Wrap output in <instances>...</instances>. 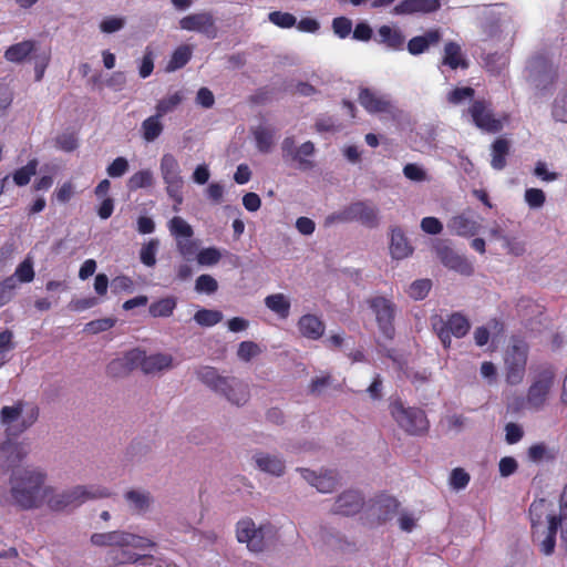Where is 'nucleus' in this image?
<instances>
[{
	"label": "nucleus",
	"mask_w": 567,
	"mask_h": 567,
	"mask_svg": "<svg viewBox=\"0 0 567 567\" xmlns=\"http://www.w3.org/2000/svg\"><path fill=\"white\" fill-rule=\"evenodd\" d=\"M45 474L39 470L24 468L13 472L10 477V493L17 506L31 509L47 502L52 511H63L78 507L90 499L106 498L111 492L102 486L79 485L74 488L53 494L50 487H44Z\"/></svg>",
	"instance_id": "obj_1"
},
{
	"label": "nucleus",
	"mask_w": 567,
	"mask_h": 567,
	"mask_svg": "<svg viewBox=\"0 0 567 567\" xmlns=\"http://www.w3.org/2000/svg\"><path fill=\"white\" fill-rule=\"evenodd\" d=\"M23 403L19 401L12 406H3L0 411L1 423L4 424L7 439L0 443V468L3 472L16 468L28 455L23 443L14 441L20 434L32 426L39 417V408L30 406L22 416Z\"/></svg>",
	"instance_id": "obj_2"
},
{
	"label": "nucleus",
	"mask_w": 567,
	"mask_h": 567,
	"mask_svg": "<svg viewBox=\"0 0 567 567\" xmlns=\"http://www.w3.org/2000/svg\"><path fill=\"white\" fill-rule=\"evenodd\" d=\"M196 375L207 388L225 396L233 404L243 405L249 399L247 384L237 378L220 375L214 367H200Z\"/></svg>",
	"instance_id": "obj_3"
},
{
	"label": "nucleus",
	"mask_w": 567,
	"mask_h": 567,
	"mask_svg": "<svg viewBox=\"0 0 567 567\" xmlns=\"http://www.w3.org/2000/svg\"><path fill=\"white\" fill-rule=\"evenodd\" d=\"M389 411L398 426L408 435L421 436L429 432L426 413L416 406H405L400 398L391 399Z\"/></svg>",
	"instance_id": "obj_4"
},
{
	"label": "nucleus",
	"mask_w": 567,
	"mask_h": 567,
	"mask_svg": "<svg viewBox=\"0 0 567 567\" xmlns=\"http://www.w3.org/2000/svg\"><path fill=\"white\" fill-rule=\"evenodd\" d=\"M525 78L537 91L546 92L556 83L558 71L546 52H536L526 62Z\"/></svg>",
	"instance_id": "obj_5"
},
{
	"label": "nucleus",
	"mask_w": 567,
	"mask_h": 567,
	"mask_svg": "<svg viewBox=\"0 0 567 567\" xmlns=\"http://www.w3.org/2000/svg\"><path fill=\"white\" fill-rule=\"evenodd\" d=\"M555 370L550 364H540L535 368L526 399L522 400L526 408L539 411L545 406L555 384Z\"/></svg>",
	"instance_id": "obj_6"
},
{
	"label": "nucleus",
	"mask_w": 567,
	"mask_h": 567,
	"mask_svg": "<svg viewBox=\"0 0 567 567\" xmlns=\"http://www.w3.org/2000/svg\"><path fill=\"white\" fill-rule=\"evenodd\" d=\"M529 347L524 338L512 336L505 350V379L511 385L519 384L525 375Z\"/></svg>",
	"instance_id": "obj_7"
},
{
	"label": "nucleus",
	"mask_w": 567,
	"mask_h": 567,
	"mask_svg": "<svg viewBox=\"0 0 567 567\" xmlns=\"http://www.w3.org/2000/svg\"><path fill=\"white\" fill-rule=\"evenodd\" d=\"M336 221H358L368 228H375L379 225V210L368 202L358 200L326 218V225Z\"/></svg>",
	"instance_id": "obj_8"
},
{
	"label": "nucleus",
	"mask_w": 567,
	"mask_h": 567,
	"mask_svg": "<svg viewBox=\"0 0 567 567\" xmlns=\"http://www.w3.org/2000/svg\"><path fill=\"white\" fill-rule=\"evenodd\" d=\"M168 230L176 240V249L178 254L186 260L197 258L198 241L193 239V227L182 217H173L168 224Z\"/></svg>",
	"instance_id": "obj_9"
},
{
	"label": "nucleus",
	"mask_w": 567,
	"mask_h": 567,
	"mask_svg": "<svg viewBox=\"0 0 567 567\" xmlns=\"http://www.w3.org/2000/svg\"><path fill=\"white\" fill-rule=\"evenodd\" d=\"M91 543L97 547H118V548H147L154 547L155 543L124 530H112L106 533H94L91 536Z\"/></svg>",
	"instance_id": "obj_10"
},
{
	"label": "nucleus",
	"mask_w": 567,
	"mask_h": 567,
	"mask_svg": "<svg viewBox=\"0 0 567 567\" xmlns=\"http://www.w3.org/2000/svg\"><path fill=\"white\" fill-rule=\"evenodd\" d=\"M433 328L437 333L443 347L449 349L452 343V337L463 338L470 331L471 324L465 316L454 312L446 320L440 319L433 323Z\"/></svg>",
	"instance_id": "obj_11"
},
{
	"label": "nucleus",
	"mask_w": 567,
	"mask_h": 567,
	"mask_svg": "<svg viewBox=\"0 0 567 567\" xmlns=\"http://www.w3.org/2000/svg\"><path fill=\"white\" fill-rule=\"evenodd\" d=\"M368 305L375 316L381 333L385 338L392 339L395 332L393 323L396 313L395 303L385 297L378 296L369 299Z\"/></svg>",
	"instance_id": "obj_12"
},
{
	"label": "nucleus",
	"mask_w": 567,
	"mask_h": 567,
	"mask_svg": "<svg viewBox=\"0 0 567 567\" xmlns=\"http://www.w3.org/2000/svg\"><path fill=\"white\" fill-rule=\"evenodd\" d=\"M467 113L475 126L488 133H498L504 127L503 121L494 116L491 103L486 100H474Z\"/></svg>",
	"instance_id": "obj_13"
},
{
	"label": "nucleus",
	"mask_w": 567,
	"mask_h": 567,
	"mask_svg": "<svg viewBox=\"0 0 567 567\" xmlns=\"http://www.w3.org/2000/svg\"><path fill=\"white\" fill-rule=\"evenodd\" d=\"M179 27L186 31L203 33L212 40L215 39L218 33L215 19L209 12L188 14L179 20Z\"/></svg>",
	"instance_id": "obj_14"
},
{
	"label": "nucleus",
	"mask_w": 567,
	"mask_h": 567,
	"mask_svg": "<svg viewBox=\"0 0 567 567\" xmlns=\"http://www.w3.org/2000/svg\"><path fill=\"white\" fill-rule=\"evenodd\" d=\"M237 539L246 543L249 550L260 553L265 548L264 533L261 528H257L251 518H245L237 523Z\"/></svg>",
	"instance_id": "obj_15"
},
{
	"label": "nucleus",
	"mask_w": 567,
	"mask_h": 567,
	"mask_svg": "<svg viewBox=\"0 0 567 567\" xmlns=\"http://www.w3.org/2000/svg\"><path fill=\"white\" fill-rule=\"evenodd\" d=\"M359 103L371 114L385 113L395 117L398 109L385 96L378 95L372 90L363 87L358 96Z\"/></svg>",
	"instance_id": "obj_16"
},
{
	"label": "nucleus",
	"mask_w": 567,
	"mask_h": 567,
	"mask_svg": "<svg viewBox=\"0 0 567 567\" xmlns=\"http://www.w3.org/2000/svg\"><path fill=\"white\" fill-rule=\"evenodd\" d=\"M436 254L441 262L464 276H471L474 272L473 265L465 258L456 254L451 247L446 245H439L436 247Z\"/></svg>",
	"instance_id": "obj_17"
},
{
	"label": "nucleus",
	"mask_w": 567,
	"mask_h": 567,
	"mask_svg": "<svg viewBox=\"0 0 567 567\" xmlns=\"http://www.w3.org/2000/svg\"><path fill=\"white\" fill-rule=\"evenodd\" d=\"M363 505L364 499L359 492L347 491L338 496L332 512L343 516H351L359 513Z\"/></svg>",
	"instance_id": "obj_18"
},
{
	"label": "nucleus",
	"mask_w": 567,
	"mask_h": 567,
	"mask_svg": "<svg viewBox=\"0 0 567 567\" xmlns=\"http://www.w3.org/2000/svg\"><path fill=\"white\" fill-rule=\"evenodd\" d=\"M141 354L138 349H133L126 352L122 358L112 360L106 367L107 375L112 378H121L127 375L134 369H137L136 362L140 360Z\"/></svg>",
	"instance_id": "obj_19"
},
{
	"label": "nucleus",
	"mask_w": 567,
	"mask_h": 567,
	"mask_svg": "<svg viewBox=\"0 0 567 567\" xmlns=\"http://www.w3.org/2000/svg\"><path fill=\"white\" fill-rule=\"evenodd\" d=\"M449 230L461 237H474L481 229V224L477 219L462 213L453 216L447 223Z\"/></svg>",
	"instance_id": "obj_20"
},
{
	"label": "nucleus",
	"mask_w": 567,
	"mask_h": 567,
	"mask_svg": "<svg viewBox=\"0 0 567 567\" xmlns=\"http://www.w3.org/2000/svg\"><path fill=\"white\" fill-rule=\"evenodd\" d=\"M441 64L449 66L451 70H466L470 66L462 47L455 41L445 43Z\"/></svg>",
	"instance_id": "obj_21"
},
{
	"label": "nucleus",
	"mask_w": 567,
	"mask_h": 567,
	"mask_svg": "<svg viewBox=\"0 0 567 567\" xmlns=\"http://www.w3.org/2000/svg\"><path fill=\"white\" fill-rule=\"evenodd\" d=\"M440 7V0H402L393 11L395 14L432 13Z\"/></svg>",
	"instance_id": "obj_22"
},
{
	"label": "nucleus",
	"mask_w": 567,
	"mask_h": 567,
	"mask_svg": "<svg viewBox=\"0 0 567 567\" xmlns=\"http://www.w3.org/2000/svg\"><path fill=\"white\" fill-rule=\"evenodd\" d=\"M301 474L320 493H331L338 485L337 475L332 471L318 475L310 470L302 468Z\"/></svg>",
	"instance_id": "obj_23"
},
{
	"label": "nucleus",
	"mask_w": 567,
	"mask_h": 567,
	"mask_svg": "<svg viewBox=\"0 0 567 567\" xmlns=\"http://www.w3.org/2000/svg\"><path fill=\"white\" fill-rule=\"evenodd\" d=\"M138 353L141 354V358L136 362V367L141 368V370L146 374L161 371L172 365L173 359L171 355L157 353L147 357L146 353L140 349Z\"/></svg>",
	"instance_id": "obj_24"
},
{
	"label": "nucleus",
	"mask_w": 567,
	"mask_h": 567,
	"mask_svg": "<svg viewBox=\"0 0 567 567\" xmlns=\"http://www.w3.org/2000/svg\"><path fill=\"white\" fill-rule=\"evenodd\" d=\"M413 252V247L405 237L403 230L399 227L391 229L390 254L393 259L400 260L408 258Z\"/></svg>",
	"instance_id": "obj_25"
},
{
	"label": "nucleus",
	"mask_w": 567,
	"mask_h": 567,
	"mask_svg": "<svg viewBox=\"0 0 567 567\" xmlns=\"http://www.w3.org/2000/svg\"><path fill=\"white\" fill-rule=\"evenodd\" d=\"M441 38L442 34L439 29H431L426 31L423 35L412 38L408 42V51L412 55L422 54L430 48V45L437 44Z\"/></svg>",
	"instance_id": "obj_26"
},
{
	"label": "nucleus",
	"mask_w": 567,
	"mask_h": 567,
	"mask_svg": "<svg viewBox=\"0 0 567 567\" xmlns=\"http://www.w3.org/2000/svg\"><path fill=\"white\" fill-rule=\"evenodd\" d=\"M563 518L557 514L547 515V533L545 538L542 540L539 545V550L545 556H550L555 551L556 547V535L561 526Z\"/></svg>",
	"instance_id": "obj_27"
},
{
	"label": "nucleus",
	"mask_w": 567,
	"mask_h": 567,
	"mask_svg": "<svg viewBox=\"0 0 567 567\" xmlns=\"http://www.w3.org/2000/svg\"><path fill=\"white\" fill-rule=\"evenodd\" d=\"M35 45L33 40L14 43L4 51V59L11 63H22L35 52Z\"/></svg>",
	"instance_id": "obj_28"
},
{
	"label": "nucleus",
	"mask_w": 567,
	"mask_h": 567,
	"mask_svg": "<svg viewBox=\"0 0 567 567\" xmlns=\"http://www.w3.org/2000/svg\"><path fill=\"white\" fill-rule=\"evenodd\" d=\"M298 328L300 333L310 339L318 340L323 336L324 324L315 315H305L298 321Z\"/></svg>",
	"instance_id": "obj_29"
},
{
	"label": "nucleus",
	"mask_w": 567,
	"mask_h": 567,
	"mask_svg": "<svg viewBox=\"0 0 567 567\" xmlns=\"http://www.w3.org/2000/svg\"><path fill=\"white\" fill-rule=\"evenodd\" d=\"M378 35L380 43L385 44L389 49L403 50L405 37L400 29L382 25L378 30Z\"/></svg>",
	"instance_id": "obj_30"
},
{
	"label": "nucleus",
	"mask_w": 567,
	"mask_h": 567,
	"mask_svg": "<svg viewBox=\"0 0 567 567\" xmlns=\"http://www.w3.org/2000/svg\"><path fill=\"white\" fill-rule=\"evenodd\" d=\"M258 468L262 472L280 476L285 471V463L277 456L259 453L255 455Z\"/></svg>",
	"instance_id": "obj_31"
},
{
	"label": "nucleus",
	"mask_w": 567,
	"mask_h": 567,
	"mask_svg": "<svg viewBox=\"0 0 567 567\" xmlns=\"http://www.w3.org/2000/svg\"><path fill=\"white\" fill-rule=\"evenodd\" d=\"M509 154V142L504 137H497L492 144L491 166L501 171L506 166V157Z\"/></svg>",
	"instance_id": "obj_32"
},
{
	"label": "nucleus",
	"mask_w": 567,
	"mask_h": 567,
	"mask_svg": "<svg viewBox=\"0 0 567 567\" xmlns=\"http://www.w3.org/2000/svg\"><path fill=\"white\" fill-rule=\"evenodd\" d=\"M252 135L256 142V147L260 153L267 154L271 151L275 137L274 128L266 125H258L252 128Z\"/></svg>",
	"instance_id": "obj_33"
},
{
	"label": "nucleus",
	"mask_w": 567,
	"mask_h": 567,
	"mask_svg": "<svg viewBox=\"0 0 567 567\" xmlns=\"http://www.w3.org/2000/svg\"><path fill=\"white\" fill-rule=\"evenodd\" d=\"M266 307L279 318L287 319L290 313V301L284 293H274L265 298Z\"/></svg>",
	"instance_id": "obj_34"
},
{
	"label": "nucleus",
	"mask_w": 567,
	"mask_h": 567,
	"mask_svg": "<svg viewBox=\"0 0 567 567\" xmlns=\"http://www.w3.org/2000/svg\"><path fill=\"white\" fill-rule=\"evenodd\" d=\"M164 131V125L161 122V117L152 115L145 118L141 125V134L144 141L154 142L157 140Z\"/></svg>",
	"instance_id": "obj_35"
},
{
	"label": "nucleus",
	"mask_w": 567,
	"mask_h": 567,
	"mask_svg": "<svg viewBox=\"0 0 567 567\" xmlns=\"http://www.w3.org/2000/svg\"><path fill=\"white\" fill-rule=\"evenodd\" d=\"M399 505V502L394 497L384 494L379 495L374 503L379 512V520L385 522L392 518L398 512Z\"/></svg>",
	"instance_id": "obj_36"
},
{
	"label": "nucleus",
	"mask_w": 567,
	"mask_h": 567,
	"mask_svg": "<svg viewBox=\"0 0 567 567\" xmlns=\"http://www.w3.org/2000/svg\"><path fill=\"white\" fill-rule=\"evenodd\" d=\"M159 171L164 182L182 177L178 161L171 153H166L162 156Z\"/></svg>",
	"instance_id": "obj_37"
},
{
	"label": "nucleus",
	"mask_w": 567,
	"mask_h": 567,
	"mask_svg": "<svg viewBox=\"0 0 567 567\" xmlns=\"http://www.w3.org/2000/svg\"><path fill=\"white\" fill-rule=\"evenodd\" d=\"M527 456L534 463L553 462L557 457V451L549 449L545 443H536L528 447Z\"/></svg>",
	"instance_id": "obj_38"
},
{
	"label": "nucleus",
	"mask_w": 567,
	"mask_h": 567,
	"mask_svg": "<svg viewBox=\"0 0 567 567\" xmlns=\"http://www.w3.org/2000/svg\"><path fill=\"white\" fill-rule=\"evenodd\" d=\"M192 59V48L189 45H179L172 54L166 65L167 72H174L185 66Z\"/></svg>",
	"instance_id": "obj_39"
},
{
	"label": "nucleus",
	"mask_w": 567,
	"mask_h": 567,
	"mask_svg": "<svg viewBox=\"0 0 567 567\" xmlns=\"http://www.w3.org/2000/svg\"><path fill=\"white\" fill-rule=\"evenodd\" d=\"M489 330L494 331L495 333H501L504 330V324L497 318H493L488 321V328L477 327L474 331V340L478 347L487 344L489 340Z\"/></svg>",
	"instance_id": "obj_40"
},
{
	"label": "nucleus",
	"mask_w": 567,
	"mask_h": 567,
	"mask_svg": "<svg viewBox=\"0 0 567 567\" xmlns=\"http://www.w3.org/2000/svg\"><path fill=\"white\" fill-rule=\"evenodd\" d=\"M107 558L115 565L134 564L144 558L153 559V557L150 555H138L136 553L127 550L126 548H121V550H110L107 554Z\"/></svg>",
	"instance_id": "obj_41"
},
{
	"label": "nucleus",
	"mask_w": 567,
	"mask_h": 567,
	"mask_svg": "<svg viewBox=\"0 0 567 567\" xmlns=\"http://www.w3.org/2000/svg\"><path fill=\"white\" fill-rule=\"evenodd\" d=\"M125 499L128 502L131 507L138 513L147 511L152 502L148 492H140L135 489L126 492Z\"/></svg>",
	"instance_id": "obj_42"
},
{
	"label": "nucleus",
	"mask_w": 567,
	"mask_h": 567,
	"mask_svg": "<svg viewBox=\"0 0 567 567\" xmlns=\"http://www.w3.org/2000/svg\"><path fill=\"white\" fill-rule=\"evenodd\" d=\"M166 185V193L173 199V210L179 212L181 205L184 202L183 188H184V179L183 177L176 179H169L164 182Z\"/></svg>",
	"instance_id": "obj_43"
},
{
	"label": "nucleus",
	"mask_w": 567,
	"mask_h": 567,
	"mask_svg": "<svg viewBox=\"0 0 567 567\" xmlns=\"http://www.w3.org/2000/svg\"><path fill=\"white\" fill-rule=\"evenodd\" d=\"M159 248V240L152 238L142 245L140 250V260L146 267H154L156 265V254Z\"/></svg>",
	"instance_id": "obj_44"
},
{
	"label": "nucleus",
	"mask_w": 567,
	"mask_h": 567,
	"mask_svg": "<svg viewBox=\"0 0 567 567\" xmlns=\"http://www.w3.org/2000/svg\"><path fill=\"white\" fill-rule=\"evenodd\" d=\"M315 151H316V148H315V144L312 142H310V141L305 142L296 151V154L293 156V162H297L301 169L312 168L313 162L310 161L308 157L312 156L315 154Z\"/></svg>",
	"instance_id": "obj_45"
},
{
	"label": "nucleus",
	"mask_w": 567,
	"mask_h": 567,
	"mask_svg": "<svg viewBox=\"0 0 567 567\" xmlns=\"http://www.w3.org/2000/svg\"><path fill=\"white\" fill-rule=\"evenodd\" d=\"M154 183L153 173L151 169H141L133 174L127 181V188L131 192L151 187Z\"/></svg>",
	"instance_id": "obj_46"
},
{
	"label": "nucleus",
	"mask_w": 567,
	"mask_h": 567,
	"mask_svg": "<svg viewBox=\"0 0 567 567\" xmlns=\"http://www.w3.org/2000/svg\"><path fill=\"white\" fill-rule=\"evenodd\" d=\"M183 101V94L175 92L167 97L159 100L155 106V115L163 117L166 114L173 112Z\"/></svg>",
	"instance_id": "obj_47"
},
{
	"label": "nucleus",
	"mask_w": 567,
	"mask_h": 567,
	"mask_svg": "<svg viewBox=\"0 0 567 567\" xmlns=\"http://www.w3.org/2000/svg\"><path fill=\"white\" fill-rule=\"evenodd\" d=\"M194 320L200 327H213L223 320V313L219 310L203 308L195 312Z\"/></svg>",
	"instance_id": "obj_48"
},
{
	"label": "nucleus",
	"mask_w": 567,
	"mask_h": 567,
	"mask_svg": "<svg viewBox=\"0 0 567 567\" xmlns=\"http://www.w3.org/2000/svg\"><path fill=\"white\" fill-rule=\"evenodd\" d=\"M38 168V161L31 159L23 167L18 168L13 173V182L17 186H25L30 183V179L35 175Z\"/></svg>",
	"instance_id": "obj_49"
},
{
	"label": "nucleus",
	"mask_w": 567,
	"mask_h": 567,
	"mask_svg": "<svg viewBox=\"0 0 567 567\" xmlns=\"http://www.w3.org/2000/svg\"><path fill=\"white\" fill-rule=\"evenodd\" d=\"M176 307L174 298H163L150 306V313L153 317H169Z\"/></svg>",
	"instance_id": "obj_50"
},
{
	"label": "nucleus",
	"mask_w": 567,
	"mask_h": 567,
	"mask_svg": "<svg viewBox=\"0 0 567 567\" xmlns=\"http://www.w3.org/2000/svg\"><path fill=\"white\" fill-rule=\"evenodd\" d=\"M268 20L281 29H290L297 23V19L292 13L282 11H271L268 14Z\"/></svg>",
	"instance_id": "obj_51"
},
{
	"label": "nucleus",
	"mask_w": 567,
	"mask_h": 567,
	"mask_svg": "<svg viewBox=\"0 0 567 567\" xmlns=\"http://www.w3.org/2000/svg\"><path fill=\"white\" fill-rule=\"evenodd\" d=\"M431 288L430 279H419L410 285L408 293L414 300H422L429 295Z\"/></svg>",
	"instance_id": "obj_52"
},
{
	"label": "nucleus",
	"mask_w": 567,
	"mask_h": 567,
	"mask_svg": "<svg viewBox=\"0 0 567 567\" xmlns=\"http://www.w3.org/2000/svg\"><path fill=\"white\" fill-rule=\"evenodd\" d=\"M221 254L216 247L203 248L197 254V262L202 266H213L219 262Z\"/></svg>",
	"instance_id": "obj_53"
},
{
	"label": "nucleus",
	"mask_w": 567,
	"mask_h": 567,
	"mask_svg": "<svg viewBox=\"0 0 567 567\" xmlns=\"http://www.w3.org/2000/svg\"><path fill=\"white\" fill-rule=\"evenodd\" d=\"M260 353V347L254 341H243L239 343L237 349V357L245 362L250 361L254 357H257Z\"/></svg>",
	"instance_id": "obj_54"
},
{
	"label": "nucleus",
	"mask_w": 567,
	"mask_h": 567,
	"mask_svg": "<svg viewBox=\"0 0 567 567\" xmlns=\"http://www.w3.org/2000/svg\"><path fill=\"white\" fill-rule=\"evenodd\" d=\"M195 289L197 292H204L207 295L215 293L218 289L217 280L210 275H200L195 282Z\"/></svg>",
	"instance_id": "obj_55"
},
{
	"label": "nucleus",
	"mask_w": 567,
	"mask_h": 567,
	"mask_svg": "<svg viewBox=\"0 0 567 567\" xmlns=\"http://www.w3.org/2000/svg\"><path fill=\"white\" fill-rule=\"evenodd\" d=\"M547 502L542 498L539 501H534L529 507V516L532 528L535 529L543 522V516L545 514Z\"/></svg>",
	"instance_id": "obj_56"
},
{
	"label": "nucleus",
	"mask_w": 567,
	"mask_h": 567,
	"mask_svg": "<svg viewBox=\"0 0 567 567\" xmlns=\"http://www.w3.org/2000/svg\"><path fill=\"white\" fill-rule=\"evenodd\" d=\"M55 144L58 148L64 152H73L79 146V141L73 132H64L56 136Z\"/></svg>",
	"instance_id": "obj_57"
},
{
	"label": "nucleus",
	"mask_w": 567,
	"mask_h": 567,
	"mask_svg": "<svg viewBox=\"0 0 567 567\" xmlns=\"http://www.w3.org/2000/svg\"><path fill=\"white\" fill-rule=\"evenodd\" d=\"M17 287L14 276L7 277L0 282V307L10 302Z\"/></svg>",
	"instance_id": "obj_58"
},
{
	"label": "nucleus",
	"mask_w": 567,
	"mask_h": 567,
	"mask_svg": "<svg viewBox=\"0 0 567 567\" xmlns=\"http://www.w3.org/2000/svg\"><path fill=\"white\" fill-rule=\"evenodd\" d=\"M113 318H102L87 322L84 327V331L96 334L110 330L115 324Z\"/></svg>",
	"instance_id": "obj_59"
},
{
	"label": "nucleus",
	"mask_w": 567,
	"mask_h": 567,
	"mask_svg": "<svg viewBox=\"0 0 567 567\" xmlns=\"http://www.w3.org/2000/svg\"><path fill=\"white\" fill-rule=\"evenodd\" d=\"M474 94L475 90L471 86L455 87L449 93L447 101L456 105L465 100L473 99Z\"/></svg>",
	"instance_id": "obj_60"
},
{
	"label": "nucleus",
	"mask_w": 567,
	"mask_h": 567,
	"mask_svg": "<svg viewBox=\"0 0 567 567\" xmlns=\"http://www.w3.org/2000/svg\"><path fill=\"white\" fill-rule=\"evenodd\" d=\"M332 29L336 35L340 39H346L352 31V21L346 17L334 18Z\"/></svg>",
	"instance_id": "obj_61"
},
{
	"label": "nucleus",
	"mask_w": 567,
	"mask_h": 567,
	"mask_svg": "<svg viewBox=\"0 0 567 567\" xmlns=\"http://www.w3.org/2000/svg\"><path fill=\"white\" fill-rule=\"evenodd\" d=\"M14 276L20 282H31L34 278L32 261L27 258L16 269Z\"/></svg>",
	"instance_id": "obj_62"
},
{
	"label": "nucleus",
	"mask_w": 567,
	"mask_h": 567,
	"mask_svg": "<svg viewBox=\"0 0 567 567\" xmlns=\"http://www.w3.org/2000/svg\"><path fill=\"white\" fill-rule=\"evenodd\" d=\"M468 482L470 475L463 468L456 467L452 471L450 476V484L454 489L460 491L465 488Z\"/></svg>",
	"instance_id": "obj_63"
},
{
	"label": "nucleus",
	"mask_w": 567,
	"mask_h": 567,
	"mask_svg": "<svg viewBox=\"0 0 567 567\" xmlns=\"http://www.w3.org/2000/svg\"><path fill=\"white\" fill-rule=\"evenodd\" d=\"M553 116L556 121L567 122V96H558L553 105Z\"/></svg>",
	"instance_id": "obj_64"
}]
</instances>
